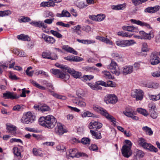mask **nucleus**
<instances>
[{
	"mask_svg": "<svg viewBox=\"0 0 160 160\" xmlns=\"http://www.w3.org/2000/svg\"><path fill=\"white\" fill-rule=\"evenodd\" d=\"M48 91L50 92H53L54 90L53 85L50 83H48L47 85Z\"/></svg>",
	"mask_w": 160,
	"mask_h": 160,
	"instance_id": "nucleus-54",
	"label": "nucleus"
},
{
	"mask_svg": "<svg viewBox=\"0 0 160 160\" xmlns=\"http://www.w3.org/2000/svg\"><path fill=\"white\" fill-rule=\"evenodd\" d=\"M13 92H7L3 94V97L5 99L10 98L11 99H15L18 98L16 95H13Z\"/></svg>",
	"mask_w": 160,
	"mask_h": 160,
	"instance_id": "nucleus-24",
	"label": "nucleus"
},
{
	"mask_svg": "<svg viewBox=\"0 0 160 160\" xmlns=\"http://www.w3.org/2000/svg\"><path fill=\"white\" fill-rule=\"evenodd\" d=\"M148 0H132L133 4L135 6H137L141 4L142 3L145 2Z\"/></svg>",
	"mask_w": 160,
	"mask_h": 160,
	"instance_id": "nucleus-36",
	"label": "nucleus"
},
{
	"mask_svg": "<svg viewBox=\"0 0 160 160\" xmlns=\"http://www.w3.org/2000/svg\"><path fill=\"white\" fill-rule=\"evenodd\" d=\"M55 132L59 135H62L67 131L63 128L62 124L59 122H57V126L55 128Z\"/></svg>",
	"mask_w": 160,
	"mask_h": 160,
	"instance_id": "nucleus-13",
	"label": "nucleus"
},
{
	"mask_svg": "<svg viewBox=\"0 0 160 160\" xmlns=\"http://www.w3.org/2000/svg\"><path fill=\"white\" fill-rule=\"evenodd\" d=\"M33 154L36 156H42V151L36 148H33Z\"/></svg>",
	"mask_w": 160,
	"mask_h": 160,
	"instance_id": "nucleus-44",
	"label": "nucleus"
},
{
	"mask_svg": "<svg viewBox=\"0 0 160 160\" xmlns=\"http://www.w3.org/2000/svg\"><path fill=\"white\" fill-rule=\"evenodd\" d=\"M111 56L112 58L118 61H119L121 60L122 57L117 53H113Z\"/></svg>",
	"mask_w": 160,
	"mask_h": 160,
	"instance_id": "nucleus-38",
	"label": "nucleus"
},
{
	"mask_svg": "<svg viewBox=\"0 0 160 160\" xmlns=\"http://www.w3.org/2000/svg\"><path fill=\"white\" fill-rule=\"evenodd\" d=\"M90 132L92 134V135L94 136V137L96 139H100L102 138L101 134L100 132H96L92 130H90Z\"/></svg>",
	"mask_w": 160,
	"mask_h": 160,
	"instance_id": "nucleus-32",
	"label": "nucleus"
},
{
	"mask_svg": "<svg viewBox=\"0 0 160 160\" xmlns=\"http://www.w3.org/2000/svg\"><path fill=\"white\" fill-rule=\"evenodd\" d=\"M135 43L132 40H118L116 41V45L120 47H125L130 46Z\"/></svg>",
	"mask_w": 160,
	"mask_h": 160,
	"instance_id": "nucleus-7",
	"label": "nucleus"
},
{
	"mask_svg": "<svg viewBox=\"0 0 160 160\" xmlns=\"http://www.w3.org/2000/svg\"><path fill=\"white\" fill-rule=\"evenodd\" d=\"M56 16L59 18L63 17H70L71 16V14L67 10H63L62 11L61 13H57L56 14Z\"/></svg>",
	"mask_w": 160,
	"mask_h": 160,
	"instance_id": "nucleus-25",
	"label": "nucleus"
},
{
	"mask_svg": "<svg viewBox=\"0 0 160 160\" xmlns=\"http://www.w3.org/2000/svg\"><path fill=\"white\" fill-rule=\"evenodd\" d=\"M143 63L139 61L135 62L133 65L134 67L137 69H138L140 67V65Z\"/></svg>",
	"mask_w": 160,
	"mask_h": 160,
	"instance_id": "nucleus-63",
	"label": "nucleus"
},
{
	"mask_svg": "<svg viewBox=\"0 0 160 160\" xmlns=\"http://www.w3.org/2000/svg\"><path fill=\"white\" fill-rule=\"evenodd\" d=\"M149 113L151 117L153 119H155L157 117V114L155 111H151L149 112Z\"/></svg>",
	"mask_w": 160,
	"mask_h": 160,
	"instance_id": "nucleus-58",
	"label": "nucleus"
},
{
	"mask_svg": "<svg viewBox=\"0 0 160 160\" xmlns=\"http://www.w3.org/2000/svg\"><path fill=\"white\" fill-rule=\"evenodd\" d=\"M76 6L80 9L86 8L88 5L82 1L77 2L76 3Z\"/></svg>",
	"mask_w": 160,
	"mask_h": 160,
	"instance_id": "nucleus-35",
	"label": "nucleus"
},
{
	"mask_svg": "<svg viewBox=\"0 0 160 160\" xmlns=\"http://www.w3.org/2000/svg\"><path fill=\"white\" fill-rule=\"evenodd\" d=\"M52 94L53 96L58 99L63 100H65L66 99V97L64 96H62L54 93H52Z\"/></svg>",
	"mask_w": 160,
	"mask_h": 160,
	"instance_id": "nucleus-45",
	"label": "nucleus"
},
{
	"mask_svg": "<svg viewBox=\"0 0 160 160\" xmlns=\"http://www.w3.org/2000/svg\"><path fill=\"white\" fill-rule=\"evenodd\" d=\"M50 111V108L46 104L41 105L40 108V111L42 112H46L49 111Z\"/></svg>",
	"mask_w": 160,
	"mask_h": 160,
	"instance_id": "nucleus-30",
	"label": "nucleus"
},
{
	"mask_svg": "<svg viewBox=\"0 0 160 160\" xmlns=\"http://www.w3.org/2000/svg\"><path fill=\"white\" fill-rule=\"evenodd\" d=\"M62 70L52 69H51V71L54 75L58 78L64 79L65 81H66L69 78V75L67 73L63 72H64Z\"/></svg>",
	"mask_w": 160,
	"mask_h": 160,
	"instance_id": "nucleus-5",
	"label": "nucleus"
},
{
	"mask_svg": "<svg viewBox=\"0 0 160 160\" xmlns=\"http://www.w3.org/2000/svg\"><path fill=\"white\" fill-rule=\"evenodd\" d=\"M51 54V53L50 52H43L42 54V56L43 58L50 59Z\"/></svg>",
	"mask_w": 160,
	"mask_h": 160,
	"instance_id": "nucleus-50",
	"label": "nucleus"
},
{
	"mask_svg": "<svg viewBox=\"0 0 160 160\" xmlns=\"http://www.w3.org/2000/svg\"><path fill=\"white\" fill-rule=\"evenodd\" d=\"M94 76L91 75H84L82 78V80L83 81H86L87 80H90L93 78Z\"/></svg>",
	"mask_w": 160,
	"mask_h": 160,
	"instance_id": "nucleus-37",
	"label": "nucleus"
},
{
	"mask_svg": "<svg viewBox=\"0 0 160 160\" xmlns=\"http://www.w3.org/2000/svg\"><path fill=\"white\" fill-rule=\"evenodd\" d=\"M82 116L83 118L86 117H92L93 116V114L90 112L87 111L83 113L82 114Z\"/></svg>",
	"mask_w": 160,
	"mask_h": 160,
	"instance_id": "nucleus-48",
	"label": "nucleus"
},
{
	"mask_svg": "<svg viewBox=\"0 0 160 160\" xmlns=\"http://www.w3.org/2000/svg\"><path fill=\"white\" fill-rule=\"evenodd\" d=\"M7 132L12 135H14L16 133V127L12 125H7Z\"/></svg>",
	"mask_w": 160,
	"mask_h": 160,
	"instance_id": "nucleus-26",
	"label": "nucleus"
},
{
	"mask_svg": "<svg viewBox=\"0 0 160 160\" xmlns=\"http://www.w3.org/2000/svg\"><path fill=\"white\" fill-rule=\"evenodd\" d=\"M93 109L95 111L99 112L102 115L104 116L108 120L113 123L116 122V119L112 116L109 114L105 109L98 106L94 105Z\"/></svg>",
	"mask_w": 160,
	"mask_h": 160,
	"instance_id": "nucleus-2",
	"label": "nucleus"
},
{
	"mask_svg": "<svg viewBox=\"0 0 160 160\" xmlns=\"http://www.w3.org/2000/svg\"><path fill=\"white\" fill-rule=\"evenodd\" d=\"M124 114L128 117H131L133 116V113L131 112L124 111L123 112Z\"/></svg>",
	"mask_w": 160,
	"mask_h": 160,
	"instance_id": "nucleus-64",
	"label": "nucleus"
},
{
	"mask_svg": "<svg viewBox=\"0 0 160 160\" xmlns=\"http://www.w3.org/2000/svg\"><path fill=\"white\" fill-rule=\"evenodd\" d=\"M1 13V15L2 17L5 16H6L8 15L11 13L10 11L9 10L4 11H0Z\"/></svg>",
	"mask_w": 160,
	"mask_h": 160,
	"instance_id": "nucleus-61",
	"label": "nucleus"
},
{
	"mask_svg": "<svg viewBox=\"0 0 160 160\" xmlns=\"http://www.w3.org/2000/svg\"><path fill=\"white\" fill-rule=\"evenodd\" d=\"M126 4L124 3L123 4H118L117 5H113L112 6V9L116 10H123L125 8Z\"/></svg>",
	"mask_w": 160,
	"mask_h": 160,
	"instance_id": "nucleus-27",
	"label": "nucleus"
},
{
	"mask_svg": "<svg viewBox=\"0 0 160 160\" xmlns=\"http://www.w3.org/2000/svg\"><path fill=\"white\" fill-rule=\"evenodd\" d=\"M150 62L152 65H155L160 62L159 58L157 55L152 54L150 56Z\"/></svg>",
	"mask_w": 160,
	"mask_h": 160,
	"instance_id": "nucleus-18",
	"label": "nucleus"
},
{
	"mask_svg": "<svg viewBox=\"0 0 160 160\" xmlns=\"http://www.w3.org/2000/svg\"><path fill=\"white\" fill-rule=\"evenodd\" d=\"M42 38L47 43L49 44H53L56 41L54 38L50 36H48L43 34L42 35Z\"/></svg>",
	"mask_w": 160,
	"mask_h": 160,
	"instance_id": "nucleus-15",
	"label": "nucleus"
},
{
	"mask_svg": "<svg viewBox=\"0 0 160 160\" xmlns=\"http://www.w3.org/2000/svg\"><path fill=\"white\" fill-rule=\"evenodd\" d=\"M148 107L149 108V112L151 111H155L156 110V107L154 104L151 103L149 104Z\"/></svg>",
	"mask_w": 160,
	"mask_h": 160,
	"instance_id": "nucleus-60",
	"label": "nucleus"
},
{
	"mask_svg": "<svg viewBox=\"0 0 160 160\" xmlns=\"http://www.w3.org/2000/svg\"><path fill=\"white\" fill-rule=\"evenodd\" d=\"M62 48L68 52L72 53L75 55L78 54V52L76 51L68 45H64L62 47Z\"/></svg>",
	"mask_w": 160,
	"mask_h": 160,
	"instance_id": "nucleus-23",
	"label": "nucleus"
},
{
	"mask_svg": "<svg viewBox=\"0 0 160 160\" xmlns=\"http://www.w3.org/2000/svg\"><path fill=\"white\" fill-rule=\"evenodd\" d=\"M30 23L31 25L39 28H42L45 29L47 28V25L46 24H45L44 22L40 21H38V22L35 21H32Z\"/></svg>",
	"mask_w": 160,
	"mask_h": 160,
	"instance_id": "nucleus-17",
	"label": "nucleus"
},
{
	"mask_svg": "<svg viewBox=\"0 0 160 160\" xmlns=\"http://www.w3.org/2000/svg\"><path fill=\"white\" fill-rule=\"evenodd\" d=\"M105 18V15L103 14L97 15L96 16L97 21L100 22L103 20Z\"/></svg>",
	"mask_w": 160,
	"mask_h": 160,
	"instance_id": "nucleus-49",
	"label": "nucleus"
},
{
	"mask_svg": "<svg viewBox=\"0 0 160 160\" xmlns=\"http://www.w3.org/2000/svg\"><path fill=\"white\" fill-rule=\"evenodd\" d=\"M72 101L73 103L81 107H84L86 105L85 100L81 97L74 98L72 99Z\"/></svg>",
	"mask_w": 160,
	"mask_h": 160,
	"instance_id": "nucleus-12",
	"label": "nucleus"
},
{
	"mask_svg": "<svg viewBox=\"0 0 160 160\" xmlns=\"http://www.w3.org/2000/svg\"><path fill=\"white\" fill-rule=\"evenodd\" d=\"M117 34L118 36L123 37H131L132 36V34H130L128 32H124L122 31L118 32Z\"/></svg>",
	"mask_w": 160,
	"mask_h": 160,
	"instance_id": "nucleus-39",
	"label": "nucleus"
},
{
	"mask_svg": "<svg viewBox=\"0 0 160 160\" xmlns=\"http://www.w3.org/2000/svg\"><path fill=\"white\" fill-rule=\"evenodd\" d=\"M116 84L115 83L112 81H109L107 82L106 83V87H116Z\"/></svg>",
	"mask_w": 160,
	"mask_h": 160,
	"instance_id": "nucleus-57",
	"label": "nucleus"
},
{
	"mask_svg": "<svg viewBox=\"0 0 160 160\" xmlns=\"http://www.w3.org/2000/svg\"><path fill=\"white\" fill-rule=\"evenodd\" d=\"M35 74L37 76H38L39 74H42L46 77H49V75L47 74V73L43 70L39 71L38 72H35Z\"/></svg>",
	"mask_w": 160,
	"mask_h": 160,
	"instance_id": "nucleus-51",
	"label": "nucleus"
},
{
	"mask_svg": "<svg viewBox=\"0 0 160 160\" xmlns=\"http://www.w3.org/2000/svg\"><path fill=\"white\" fill-rule=\"evenodd\" d=\"M70 156L72 158L74 157L79 158L80 157H86L88 156L85 153L78 152L76 148L70 149L69 151Z\"/></svg>",
	"mask_w": 160,
	"mask_h": 160,
	"instance_id": "nucleus-8",
	"label": "nucleus"
},
{
	"mask_svg": "<svg viewBox=\"0 0 160 160\" xmlns=\"http://www.w3.org/2000/svg\"><path fill=\"white\" fill-rule=\"evenodd\" d=\"M97 38L99 40L102 41L103 42L106 43L107 44L110 45H112V41L110 40L108 38H104L102 37H98Z\"/></svg>",
	"mask_w": 160,
	"mask_h": 160,
	"instance_id": "nucleus-29",
	"label": "nucleus"
},
{
	"mask_svg": "<svg viewBox=\"0 0 160 160\" xmlns=\"http://www.w3.org/2000/svg\"><path fill=\"white\" fill-rule=\"evenodd\" d=\"M142 129L145 131L147 134L149 135H151L153 134V132L151 128L147 126L143 127Z\"/></svg>",
	"mask_w": 160,
	"mask_h": 160,
	"instance_id": "nucleus-40",
	"label": "nucleus"
},
{
	"mask_svg": "<svg viewBox=\"0 0 160 160\" xmlns=\"http://www.w3.org/2000/svg\"><path fill=\"white\" fill-rule=\"evenodd\" d=\"M35 117L30 112H28L24 114L21 119V122L23 124L32 123L35 120Z\"/></svg>",
	"mask_w": 160,
	"mask_h": 160,
	"instance_id": "nucleus-4",
	"label": "nucleus"
},
{
	"mask_svg": "<svg viewBox=\"0 0 160 160\" xmlns=\"http://www.w3.org/2000/svg\"><path fill=\"white\" fill-rule=\"evenodd\" d=\"M121 152L123 155L128 158L132 155L131 148L128 147L127 145H124L122 147Z\"/></svg>",
	"mask_w": 160,
	"mask_h": 160,
	"instance_id": "nucleus-11",
	"label": "nucleus"
},
{
	"mask_svg": "<svg viewBox=\"0 0 160 160\" xmlns=\"http://www.w3.org/2000/svg\"><path fill=\"white\" fill-rule=\"evenodd\" d=\"M57 122L56 118L51 115L41 117L39 119V123L40 125L48 128H53Z\"/></svg>",
	"mask_w": 160,
	"mask_h": 160,
	"instance_id": "nucleus-1",
	"label": "nucleus"
},
{
	"mask_svg": "<svg viewBox=\"0 0 160 160\" xmlns=\"http://www.w3.org/2000/svg\"><path fill=\"white\" fill-rule=\"evenodd\" d=\"M102 73L104 74L106 78L109 79L112 78V76L110 73L109 71H103Z\"/></svg>",
	"mask_w": 160,
	"mask_h": 160,
	"instance_id": "nucleus-56",
	"label": "nucleus"
},
{
	"mask_svg": "<svg viewBox=\"0 0 160 160\" xmlns=\"http://www.w3.org/2000/svg\"><path fill=\"white\" fill-rule=\"evenodd\" d=\"M144 155V153L142 151L137 150L136 152V154L135 155L137 158H141L143 157Z\"/></svg>",
	"mask_w": 160,
	"mask_h": 160,
	"instance_id": "nucleus-47",
	"label": "nucleus"
},
{
	"mask_svg": "<svg viewBox=\"0 0 160 160\" xmlns=\"http://www.w3.org/2000/svg\"><path fill=\"white\" fill-rule=\"evenodd\" d=\"M81 28V26L80 25H78L77 26L73 27L72 28V29L74 32H76L78 34L80 35L81 33L79 32V31H80Z\"/></svg>",
	"mask_w": 160,
	"mask_h": 160,
	"instance_id": "nucleus-42",
	"label": "nucleus"
},
{
	"mask_svg": "<svg viewBox=\"0 0 160 160\" xmlns=\"http://www.w3.org/2000/svg\"><path fill=\"white\" fill-rule=\"evenodd\" d=\"M102 125V124L101 123L93 121L89 123V127L90 129H93L97 130L101 128Z\"/></svg>",
	"mask_w": 160,
	"mask_h": 160,
	"instance_id": "nucleus-14",
	"label": "nucleus"
},
{
	"mask_svg": "<svg viewBox=\"0 0 160 160\" xmlns=\"http://www.w3.org/2000/svg\"><path fill=\"white\" fill-rule=\"evenodd\" d=\"M56 66L58 67L61 68L63 69V72H68L75 78H79L81 75V72L76 71L74 69H71L66 65H59L58 66L56 64Z\"/></svg>",
	"mask_w": 160,
	"mask_h": 160,
	"instance_id": "nucleus-3",
	"label": "nucleus"
},
{
	"mask_svg": "<svg viewBox=\"0 0 160 160\" xmlns=\"http://www.w3.org/2000/svg\"><path fill=\"white\" fill-rule=\"evenodd\" d=\"M133 71V67L132 66H125L122 68V73L127 75L131 73Z\"/></svg>",
	"mask_w": 160,
	"mask_h": 160,
	"instance_id": "nucleus-19",
	"label": "nucleus"
},
{
	"mask_svg": "<svg viewBox=\"0 0 160 160\" xmlns=\"http://www.w3.org/2000/svg\"><path fill=\"white\" fill-rule=\"evenodd\" d=\"M142 51L143 52H146L148 51V46L146 43H143L142 44Z\"/></svg>",
	"mask_w": 160,
	"mask_h": 160,
	"instance_id": "nucleus-55",
	"label": "nucleus"
},
{
	"mask_svg": "<svg viewBox=\"0 0 160 160\" xmlns=\"http://www.w3.org/2000/svg\"><path fill=\"white\" fill-rule=\"evenodd\" d=\"M17 38L18 39L24 41H29L30 40V38L29 37L28 35L24 34H21L20 35H18Z\"/></svg>",
	"mask_w": 160,
	"mask_h": 160,
	"instance_id": "nucleus-33",
	"label": "nucleus"
},
{
	"mask_svg": "<svg viewBox=\"0 0 160 160\" xmlns=\"http://www.w3.org/2000/svg\"><path fill=\"white\" fill-rule=\"evenodd\" d=\"M50 32L53 35L56 37L57 38H62V35L56 31H55L52 30H50Z\"/></svg>",
	"mask_w": 160,
	"mask_h": 160,
	"instance_id": "nucleus-41",
	"label": "nucleus"
},
{
	"mask_svg": "<svg viewBox=\"0 0 160 160\" xmlns=\"http://www.w3.org/2000/svg\"><path fill=\"white\" fill-rule=\"evenodd\" d=\"M90 140L88 138H82L81 142L84 145H89L90 144Z\"/></svg>",
	"mask_w": 160,
	"mask_h": 160,
	"instance_id": "nucleus-46",
	"label": "nucleus"
},
{
	"mask_svg": "<svg viewBox=\"0 0 160 160\" xmlns=\"http://www.w3.org/2000/svg\"><path fill=\"white\" fill-rule=\"evenodd\" d=\"M153 37V35L152 34L151 32H150L149 33H146V35L144 36V37H143L142 38H141V39H145L150 40Z\"/></svg>",
	"mask_w": 160,
	"mask_h": 160,
	"instance_id": "nucleus-53",
	"label": "nucleus"
},
{
	"mask_svg": "<svg viewBox=\"0 0 160 160\" xmlns=\"http://www.w3.org/2000/svg\"><path fill=\"white\" fill-rule=\"evenodd\" d=\"M13 153L17 157H18V159L21 158L22 156H21V152L18 148L14 147L13 148Z\"/></svg>",
	"mask_w": 160,
	"mask_h": 160,
	"instance_id": "nucleus-34",
	"label": "nucleus"
},
{
	"mask_svg": "<svg viewBox=\"0 0 160 160\" xmlns=\"http://www.w3.org/2000/svg\"><path fill=\"white\" fill-rule=\"evenodd\" d=\"M30 81L33 86L40 89L45 90L46 89L45 87L41 86L39 84L33 80H30Z\"/></svg>",
	"mask_w": 160,
	"mask_h": 160,
	"instance_id": "nucleus-31",
	"label": "nucleus"
},
{
	"mask_svg": "<svg viewBox=\"0 0 160 160\" xmlns=\"http://www.w3.org/2000/svg\"><path fill=\"white\" fill-rule=\"evenodd\" d=\"M143 92L141 90L136 89L131 93V96L136 98L137 100H141L143 97Z\"/></svg>",
	"mask_w": 160,
	"mask_h": 160,
	"instance_id": "nucleus-9",
	"label": "nucleus"
},
{
	"mask_svg": "<svg viewBox=\"0 0 160 160\" xmlns=\"http://www.w3.org/2000/svg\"><path fill=\"white\" fill-rule=\"evenodd\" d=\"M149 97L150 100H152L157 101L159 100L160 98V96L158 95L157 96L149 95Z\"/></svg>",
	"mask_w": 160,
	"mask_h": 160,
	"instance_id": "nucleus-52",
	"label": "nucleus"
},
{
	"mask_svg": "<svg viewBox=\"0 0 160 160\" xmlns=\"http://www.w3.org/2000/svg\"><path fill=\"white\" fill-rule=\"evenodd\" d=\"M122 28L123 30L129 32H136L138 31V29L137 28L130 26H123L122 27Z\"/></svg>",
	"mask_w": 160,
	"mask_h": 160,
	"instance_id": "nucleus-28",
	"label": "nucleus"
},
{
	"mask_svg": "<svg viewBox=\"0 0 160 160\" xmlns=\"http://www.w3.org/2000/svg\"><path fill=\"white\" fill-rule=\"evenodd\" d=\"M142 147L145 149H148L150 151H153L155 152H156L158 151V149L151 144L148 143L146 142L145 144L142 146Z\"/></svg>",
	"mask_w": 160,
	"mask_h": 160,
	"instance_id": "nucleus-21",
	"label": "nucleus"
},
{
	"mask_svg": "<svg viewBox=\"0 0 160 160\" xmlns=\"http://www.w3.org/2000/svg\"><path fill=\"white\" fill-rule=\"evenodd\" d=\"M64 58L65 59L72 62H78L81 61H82L83 60V59L78 56H68L67 57H65Z\"/></svg>",
	"mask_w": 160,
	"mask_h": 160,
	"instance_id": "nucleus-16",
	"label": "nucleus"
},
{
	"mask_svg": "<svg viewBox=\"0 0 160 160\" xmlns=\"http://www.w3.org/2000/svg\"><path fill=\"white\" fill-rule=\"evenodd\" d=\"M107 68L112 73L117 76H118L120 74L119 68L114 61L112 60L111 63L108 66Z\"/></svg>",
	"mask_w": 160,
	"mask_h": 160,
	"instance_id": "nucleus-6",
	"label": "nucleus"
},
{
	"mask_svg": "<svg viewBox=\"0 0 160 160\" xmlns=\"http://www.w3.org/2000/svg\"><path fill=\"white\" fill-rule=\"evenodd\" d=\"M137 111L145 116H147L148 114L147 111L145 109L142 108H138L137 109Z\"/></svg>",
	"mask_w": 160,
	"mask_h": 160,
	"instance_id": "nucleus-43",
	"label": "nucleus"
},
{
	"mask_svg": "<svg viewBox=\"0 0 160 160\" xmlns=\"http://www.w3.org/2000/svg\"><path fill=\"white\" fill-rule=\"evenodd\" d=\"M130 21L132 23L136 24L142 26H145L148 28H150V25L148 23L142 22L140 20H137L135 19H132Z\"/></svg>",
	"mask_w": 160,
	"mask_h": 160,
	"instance_id": "nucleus-22",
	"label": "nucleus"
},
{
	"mask_svg": "<svg viewBox=\"0 0 160 160\" xmlns=\"http://www.w3.org/2000/svg\"><path fill=\"white\" fill-rule=\"evenodd\" d=\"M138 142L139 144L142 147L145 144L146 142L145 140L142 138H139Z\"/></svg>",
	"mask_w": 160,
	"mask_h": 160,
	"instance_id": "nucleus-59",
	"label": "nucleus"
},
{
	"mask_svg": "<svg viewBox=\"0 0 160 160\" xmlns=\"http://www.w3.org/2000/svg\"><path fill=\"white\" fill-rule=\"evenodd\" d=\"M160 7L159 6H156L154 7H148L144 10L146 12L149 13H154L159 10Z\"/></svg>",
	"mask_w": 160,
	"mask_h": 160,
	"instance_id": "nucleus-20",
	"label": "nucleus"
},
{
	"mask_svg": "<svg viewBox=\"0 0 160 160\" xmlns=\"http://www.w3.org/2000/svg\"><path fill=\"white\" fill-rule=\"evenodd\" d=\"M105 101L107 104H114L118 101L117 97L114 94H109L105 98Z\"/></svg>",
	"mask_w": 160,
	"mask_h": 160,
	"instance_id": "nucleus-10",
	"label": "nucleus"
},
{
	"mask_svg": "<svg viewBox=\"0 0 160 160\" xmlns=\"http://www.w3.org/2000/svg\"><path fill=\"white\" fill-rule=\"evenodd\" d=\"M83 69L87 72H93V67L86 66L83 68Z\"/></svg>",
	"mask_w": 160,
	"mask_h": 160,
	"instance_id": "nucleus-62",
	"label": "nucleus"
}]
</instances>
